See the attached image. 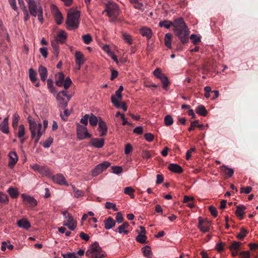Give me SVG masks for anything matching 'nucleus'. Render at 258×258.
<instances>
[{
    "label": "nucleus",
    "instance_id": "53",
    "mask_svg": "<svg viewBox=\"0 0 258 258\" xmlns=\"http://www.w3.org/2000/svg\"><path fill=\"white\" fill-rule=\"evenodd\" d=\"M112 172L114 174H118L122 172V168L120 166H112L111 167Z\"/></svg>",
    "mask_w": 258,
    "mask_h": 258
},
{
    "label": "nucleus",
    "instance_id": "27",
    "mask_svg": "<svg viewBox=\"0 0 258 258\" xmlns=\"http://www.w3.org/2000/svg\"><path fill=\"white\" fill-rule=\"evenodd\" d=\"M140 33L142 36L146 37L148 39H150L152 35L151 30L147 27H143L141 28Z\"/></svg>",
    "mask_w": 258,
    "mask_h": 258
},
{
    "label": "nucleus",
    "instance_id": "47",
    "mask_svg": "<svg viewBox=\"0 0 258 258\" xmlns=\"http://www.w3.org/2000/svg\"><path fill=\"white\" fill-rule=\"evenodd\" d=\"M159 79L163 84V87L166 89L169 85V81L167 77L164 74Z\"/></svg>",
    "mask_w": 258,
    "mask_h": 258
},
{
    "label": "nucleus",
    "instance_id": "48",
    "mask_svg": "<svg viewBox=\"0 0 258 258\" xmlns=\"http://www.w3.org/2000/svg\"><path fill=\"white\" fill-rule=\"evenodd\" d=\"M247 231L244 228H241L240 231L237 235V237L239 239H243L246 235Z\"/></svg>",
    "mask_w": 258,
    "mask_h": 258
},
{
    "label": "nucleus",
    "instance_id": "34",
    "mask_svg": "<svg viewBox=\"0 0 258 258\" xmlns=\"http://www.w3.org/2000/svg\"><path fill=\"white\" fill-rule=\"evenodd\" d=\"M196 111L198 114L203 116H206L207 114V110L202 105L198 106L196 109Z\"/></svg>",
    "mask_w": 258,
    "mask_h": 258
},
{
    "label": "nucleus",
    "instance_id": "8",
    "mask_svg": "<svg viewBox=\"0 0 258 258\" xmlns=\"http://www.w3.org/2000/svg\"><path fill=\"white\" fill-rule=\"evenodd\" d=\"M106 7L105 11L107 12L109 17H115L118 15L119 8L115 3L109 2L106 4Z\"/></svg>",
    "mask_w": 258,
    "mask_h": 258
},
{
    "label": "nucleus",
    "instance_id": "55",
    "mask_svg": "<svg viewBox=\"0 0 258 258\" xmlns=\"http://www.w3.org/2000/svg\"><path fill=\"white\" fill-rule=\"evenodd\" d=\"M72 83V80L70 78L68 77L63 81V86L64 89H67L70 87Z\"/></svg>",
    "mask_w": 258,
    "mask_h": 258
},
{
    "label": "nucleus",
    "instance_id": "54",
    "mask_svg": "<svg viewBox=\"0 0 258 258\" xmlns=\"http://www.w3.org/2000/svg\"><path fill=\"white\" fill-rule=\"evenodd\" d=\"M53 138L49 137L47 140L42 143V146L45 148H49L53 142Z\"/></svg>",
    "mask_w": 258,
    "mask_h": 258
},
{
    "label": "nucleus",
    "instance_id": "35",
    "mask_svg": "<svg viewBox=\"0 0 258 258\" xmlns=\"http://www.w3.org/2000/svg\"><path fill=\"white\" fill-rule=\"evenodd\" d=\"M172 35L170 33H166L164 38L165 45L169 48H171Z\"/></svg>",
    "mask_w": 258,
    "mask_h": 258
},
{
    "label": "nucleus",
    "instance_id": "36",
    "mask_svg": "<svg viewBox=\"0 0 258 258\" xmlns=\"http://www.w3.org/2000/svg\"><path fill=\"white\" fill-rule=\"evenodd\" d=\"M159 26L161 27H164L166 29H169L172 26L174 27V21L173 22L169 21H161L159 23Z\"/></svg>",
    "mask_w": 258,
    "mask_h": 258
},
{
    "label": "nucleus",
    "instance_id": "13",
    "mask_svg": "<svg viewBox=\"0 0 258 258\" xmlns=\"http://www.w3.org/2000/svg\"><path fill=\"white\" fill-rule=\"evenodd\" d=\"M63 225L67 226L70 230H74L77 226V222L71 215L65 219Z\"/></svg>",
    "mask_w": 258,
    "mask_h": 258
},
{
    "label": "nucleus",
    "instance_id": "2",
    "mask_svg": "<svg viewBox=\"0 0 258 258\" xmlns=\"http://www.w3.org/2000/svg\"><path fill=\"white\" fill-rule=\"evenodd\" d=\"M31 137L34 139L35 144H37L42 135L45 133L40 122L36 123L35 119L31 116L27 117Z\"/></svg>",
    "mask_w": 258,
    "mask_h": 258
},
{
    "label": "nucleus",
    "instance_id": "37",
    "mask_svg": "<svg viewBox=\"0 0 258 258\" xmlns=\"http://www.w3.org/2000/svg\"><path fill=\"white\" fill-rule=\"evenodd\" d=\"M89 123L92 126H96L97 124L98 120L97 117L95 116L93 113L89 114Z\"/></svg>",
    "mask_w": 258,
    "mask_h": 258
},
{
    "label": "nucleus",
    "instance_id": "1",
    "mask_svg": "<svg viewBox=\"0 0 258 258\" xmlns=\"http://www.w3.org/2000/svg\"><path fill=\"white\" fill-rule=\"evenodd\" d=\"M173 31L182 43L188 42L189 30L182 18L174 21Z\"/></svg>",
    "mask_w": 258,
    "mask_h": 258
},
{
    "label": "nucleus",
    "instance_id": "51",
    "mask_svg": "<svg viewBox=\"0 0 258 258\" xmlns=\"http://www.w3.org/2000/svg\"><path fill=\"white\" fill-rule=\"evenodd\" d=\"M190 39L191 40L194 44L196 45L201 42L200 37L196 34H191L190 36Z\"/></svg>",
    "mask_w": 258,
    "mask_h": 258
},
{
    "label": "nucleus",
    "instance_id": "11",
    "mask_svg": "<svg viewBox=\"0 0 258 258\" xmlns=\"http://www.w3.org/2000/svg\"><path fill=\"white\" fill-rule=\"evenodd\" d=\"M65 96H67V92L62 90L59 92L56 97L59 106L64 108H66L68 106V101H66L64 99Z\"/></svg>",
    "mask_w": 258,
    "mask_h": 258
},
{
    "label": "nucleus",
    "instance_id": "31",
    "mask_svg": "<svg viewBox=\"0 0 258 258\" xmlns=\"http://www.w3.org/2000/svg\"><path fill=\"white\" fill-rule=\"evenodd\" d=\"M20 117L19 114L16 112L13 115L12 117V126L14 129H16L18 127V122L20 120Z\"/></svg>",
    "mask_w": 258,
    "mask_h": 258
},
{
    "label": "nucleus",
    "instance_id": "63",
    "mask_svg": "<svg viewBox=\"0 0 258 258\" xmlns=\"http://www.w3.org/2000/svg\"><path fill=\"white\" fill-rule=\"evenodd\" d=\"M154 76L157 78L160 79V77L164 75L161 73V71L160 69L157 68L153 72Z\"/></svg>",
    "mask_w": 258,
    "mask_h": 258
},
{
    "label": "nucleus",
    "instance_id": "60",
    "mask_svg": "<svg viewBox=\"0 0 258 258\" xmlns=\"http://www.w3.org/2000/svg\"><path fill=\"white\" fill-rule=\"evenodd\" d=\"M115 220V222H117L118 223H121L123 221V218L122 215L120 212H117L116 213Z\"/></svg>",
    "mask_w": 258,
    "mask_h": 258
},
{
    "label": "nucleus",
    "instance_id": "32",
    "mask_svg": "<svg viewBox=\"0 0 258 258\" xmlns=\"http://www.w3.org/2000/svg\"><path fill=\"white\" fill-rule=\"evenodd\" d=\"M142 252L144 255L147 258L152 257V253L150 246L146 245L142 248Z\"/></svg>",
    "mask_w": 258,
    "mask_h": 258
},
{
    "label": "nucleus",
    "instance_id": "52",
    "mask_svg": "<svg viewBox=\"0 0 258 258\" xmlns=\"http://www.w3.org/2000/svg\"><path fill=\"white\" fill-rule=\"evenodd\" d=\"M241 243L240 242L235 241L230 245L229 248L231 251H237Z\"/></svg>",
    "mask_w": 258,
    "mask_h": 258
},
{
    "label": "nucleus",
    "instance_id": "44",
    "mask_svg": "<svg viewBox=\"0 0 258 258\" xmlns=\"http://www.w3.org/2000/svg\"><path fill=\"white\" fill-rule=\"evenodd\" d=\"M122 38L123 40L128 44H131L133 42V39L132 37L128 34L125 33H122Z\"/></svg>",
    "mask_w": 258,
    "mask_h": 258
},
{
    "label": "nucleus",
    "instance_id": "18",
    "mask_svg": "<svg viewBox=\"0 0 258 258\" xmlns=\"http://www.w3.org/2000/svg\"><path fill=\"white\" fill-rule=\"evenodd\" d=\"M52 180L55 183L58 184L66 185L67 186L69 185L68 183L66 180L64 176L61 174H58L53 176L52 177Z\"/></svg>",
    "mask_w": 258,
    "mask_h": 258
},
{
    "label": "nucleus",
    "instance_id": "5",
    "mask_svg": "<svg viewBox=\"0 0 258 258\" xmlns=\"http://www.w3.org/2000/svg\"><path fill=\"white\" fill-rule=\"evenodd\" d=\"M30 14L36 17L37 16L38 19L41 23L43 22V9L41 6L37 5L35 2L28 6Z\"/></svg>",
    "mask_w": 258,
    "mask_h": 258
},
{
    "label": "nucleus",
    "instance_id": "29",
    "mask_svg": "<svg viewBox=\"0 0 258 258\" xmlns=\"http://www.w3.org/2000/svg\"><path fill=\"white\" fill-rule=\"evenodd\" d=\"M245 207L244 206H238L235 211L236 215L240 219H242L244 214V210Z\"/></svg>",
    "mask_w": 258,
    "mask_h": 258
},
{
    "label": "nucleus",
    "instance_id": "40",
    "mask_svg": "<svg viewBox=\"0 0 258 258\" xmlns=\"http://www.w3.org/2000/svg\"><path fill=\"white\" fill-rule=\"evenodd\" d=\"M29 78L32 82H35L37 78L36 77L37 74L33 69H30L29 70Z\"/></svg>",
    "mask_w": 258,
    "mask_h": 258
},
{
    "label": "nucleus",
    "instance_id": "6",
    "mask_svg": "<svg viewBox=\"0 0 258 258\" xmlns=\"http://www.w3.org/2000/svg\"><path fill=\"white\" fill-rule=\"evenodd\" d=\"M76 126L77 137L78 139L82 140L91 137L92 135L89 133L86 126L81 125L79 123L76 124Z\"/></svg>",
    "mask_w": 258,
    "mask_h": 258
},
{
    "label": "nucleus",
    "instance_id": "21",
    "mask_svg": "<svg viewBox=\"0 0 258 258\" xmlns=\"http://www.w3.org/2000/svg\"><path fill=\"white\" fill-rule=\"evenodd\" d=\"M9 116L6 117L0 124V130L4 134H7L9 133Z\"/></svg>",
    "mask_w": 258,
    "mask_h": 258
},
{
    "label": "nucleus",
    "instance_id": "30",
    "mask_svg": "<svg viewBox=\"0 0 258 258\" xmlns=\"http://www.w3.org/2000/svg\"><path fill=\"white\" fill-rule=\"evenodd\" d=\"M221 170L228 177H231L234 173L233 169L229 168L225 165H222L221 167Z\"/></svg>",
    "mask_w": 258,
    "mask_h": 258
},
{
    "label": "nucleus",
    "instance_id": "3",
    "mask_svg": "<svg viewBox=\"0 0 258 258\" xmlns=\"http://www.w3.org/2000/svg\"><path fill=\"white\" fill-rule=\"evenodd\" d=\"M80 13L78 11L70 12L68 14L66 24L68 30H74L79 27Z\"/></svg>",
    "mask_w": 258,
    "mask_h": 258
},
{
    "label": "nucleus",
    "instance_id": "4",
    "mask_svg": "<svg viewBox=\"0 0 258 258\" xmlns=\"http://www.w3.org/2000/svg\"><path fill=\"white\" fill-rule=\"evenodd\" d=\"M86 255L91 258H104L107 254L99 244L95 242L89 246L86 252Z\"/></svg>",
    "mask_w": 258,
    "mask_h": 258
},
{
    "label": "nucleus",
    "instance_id": "22",
    "mask_svg": "<svg viewBox=\"0 0 258 258\" xmlns=\"http://www.w3.org/2000/svg\"><path fill=\"white\" fill-rule=\"evenodd\" d=\"M17 225L18 227L21 228H23L26 230H28L31 227L30 222L26 219H22L17 221Z\"/></svg>",
    "mask_w": 258,
    "mask_h": 258
},
{
    "label": "nucleus",
    "instance_id": "16",
    "mask_svg": "<svg viewBox=\"0 0 258 258\" xmlns=\"http://www.w3.org/2000/svg\"><path fill=\"white\" fill-rule=\"evenodd\" d=\"M89 145L96 148H101L104 145V139L101 138H93L90 140Z\"/></svg>",
    "mask_w": 258,
    "mask_h": 258
},
{
    "label": "nucleus",
    "instance_id": "24",
    "mask_svg": "<svg viewBox=\"0 0 258 258\" xmlns=\"http://www.w3.org/2000/svg\"><path fill=\"white\" fill-rule=\"evenodd\" d=\"M31 168L35 171L38 172L41 174H44L47 172V169L45 166H41L37 164H34L30 166Z\"/></svg>",
    "mask_w": 258,
    "mask_h": 258
},
{
    "label": "nucleus",
    "instance_id": "50",
    "mask_svg": "<svg viewBox=\"0 0 258 258\" xmlns=\"http://www.w3.org/2000/svg\"><path fill=\"white\" fill-rule=\"evenodd\" d=\"M9 202V198L6 194L0 191V203H6Z\"/></svg>",
    "mask_w": 258,
    "mask_h": 258
},
{
    "label": "nucleus",
    "instance_id": "15",
    "mask_svg": "<svg viewBox=\"0 0 258 258\" xmlns=\"http://www.w3.org/2000/svg\"><path fill=\"white\" fill-rule=\"evenodd\" d=\"M9 161L8 165L9 167L12 169L17 163L18 160V157L16 153L14 151H11L9 153Z\"/></svg>",
    "mask_w": 258,
    "mask_h": 258
},
{
    "label": "nucleus",
    "instance_id": "59",
    "mask_svg": "<svg viewBox=\"0 0 258 258\" xmlns=\"http://www.w3.org/2000/svg\"><path fill=\"white\" fill-rule=\"evenodd\" d=\"M240 190V193L248 194L252 190V187L251 186H246V187H242Z\"/></svg>",
    "mask_w": 258,
    "mask_h": 258
},
{
    "label": "nucleus",
    "instance_id": "46",
    "mask_svg": "<svg viewBox=\"0 0 258 258\" xmlns=\"http://www.w3.org/2000/svg\"><path fill=\"white\" fill-rule=\"evenodd\" d=\"M147 237L145 235L140 234L136 237V240L140 242L141 243H147Z\"/></svg>",
    "mask_w": 258,
    "mask_h": 258
},
{
    "label": "nucleus",
    "instance_id": "25",
    "mask_svg": "<svg viewBox=\"0 0 258 258\" xmlns=\"http://www.w3.org/2000/svg\"><path fill=\"white\" fill-rule=\"evenodd\" d=\"M18 138L26 136V131L24 125L20 124L16 129Z\"/></svg>",
    "mask_w": 258,
    "mask_h": 258
},
{
    "label": "nucleus",
    "instance_id": "43",
    "mask_svg": "<svg viewBox=\"0 0 258 258\" xmlns=\"http://www.w3.org/2000/svg\"><path fill=\"white\" fill-rule=\"evenodd\" d=\"M47 86L49 91L53 94L56 93V91L55 87L53 86V82L51 79H48L47 81Z\"/></svg>",
    "mask_w": 258,
    "mask_h": 258
},
{
    "label": "nucleus",
    "instance_id": "28",
    "mask_svg": "<svg viewBox=\"0 0 258 258\" xmlns=\"http://www.w3.org/2000/svg\"><path fill=\"white\" fill-rule=\"evenodd\" d=\"M169 169L175 173H181L182 172V168L180 166L176 164H170L168 166Z\"/></svg>",
    "mask_w": 258,
    "mask_h": 258
},
{
    "label": "nucleus",
    "instance_id": "12",
    "mask_svg": "<svg viewBox=\"0 0 258 258\" xmlns=\"http://www.w3.org/2000/svg\"><path fill=\"white\" fill-rule=\"evenodd\" d=\"M23 202L26 205H29L31 207H34L37 205L36 200L30 195L23 194L21 195Z\"/></svg>",
    "mask_w": 258,
    "mask_h": 258
},
{
    "label": "nucleus",
    "instance_id": "10",
    "mask_svg": "<svg viewBox=\"0 0 258 258\" xmlns=\"http://www.w3.org/2000/svg\"><path fill=\"white\" fill-rule=\"evenodd\" d=\"M50 9L54 16L56 23L57 25H60L63 19L61 12L58 10L57 6L53 4L50 6Z\"/></svg>",
    "mask_w": 258,
    "mask_h": 258
},
{
    "label": "nucleus",
    "instance_id": "23",
    "mask_svg": "<svg viewBox=\"0 0 258 258\" xmlns=\"http://www.w3.org/2000/svg\"><path fill=\"white\" fill-rule=\"evenodd\" d=\"M104 228L107 230H109L115 226L116 222L112 217H109L104 221Z\"/></svg>",
    "mask_w": 258,
    "mask_h": 258
},
{
    "label": "nucleus",
    "instance_id": "45",
    "mask_svg": "<svg viewBox=\"0 0 258 258\" xmlns=\"http://www.w3.org/2000/svg\"><path fill=\"white\" fill-rule=\"evenodd\" d=\"M164 122L166 125L170 126L173 123V119L170 115H167L164 117Z\"/></svg>",
    "mask_w": 258,
    "mask_h": 258
},
{
    "label": "nucleus",
    "instance_id": "56",
    "mask_svg": "<svg viewBox=\"0 0 258 258\" xmlns=\"http://www.w3.org/2000/svg\"><path fill=\"white\" fill-rule=\"evenodd\" d=\"M116 232H118L119 234H127L129 232L127 229H125L122 225H121L117 228V231H115Z\"/></svg>",
    "mask_w": 258,
    "mask_h": 258
},
{
    "label": "nucleus",
    "instance_id": "33",
    "mask_svg": "<svg viewBox=\"0 0 258 258\" xmlns=\"http://www.w3.org/2000/svg\"><path fill=\"white\" fill-rule=\"evenodd\" d=\"M7 192L10 195L11 197L13 199L17 198V197L19 196V192L18 190L12 186L8 188Z\"/></svg>",
    "mask_w": 258,
    "mask_h": 258
},
{
    "label": "nucleus",
    "instance_id": "58",
    "mask_svg": "<svg viewBox=\"0 0 258 258\" xmlns=\"http://www.w3.org/2000/svg\"><path fill=\"white\" fill-rule=\"evenodd\" d=\"M63 258H79L76 252H68L62 255Z\"/></svg>",
    "mask_w": 258,
    "mask_h": 258
},
{
    "label": "nucleus",
    "instance_id": "41",
    "mask_svg": "<svg viewBox=\"0 0 258 258\" xmlns=\"http://www.w3.org/2000/svg\"><path fill=\"white\" fill-rule=\"evenodd\" d=\"M84 42L86 44H90L92 41L93 39L91 35L89 34L84 35L82 36Z\"/></svg>",
    "mask_w": 258,
    "mask_h": 258
},
{
    "label": "nucleus",
    "instance_id": "39",
    "mask_svg": "<svg viewBox=\"0 0 258 258\" xmlns=\"http://www.w3.org/2000/svg\"><path fill=\"white\" fill-rule=\"evenodd\" d=\"M72 186L75 194V197L76 198L82 197L84 195V192L83 191L77 189L74 185H72Z\"/></svg>",
    "mask_w": 258,
    "mask_h": 258
},
{
    "label": "nucleus",
    "instance_id": "61",
    "mask_svg": "<svg viewBox=\"0 0 258 258\" xmlns=\"http://www.w3.org/2000/svg\"><path fill=\"white\" fill-rule=\"evenodd\" d=\"M133 150V147L130 144H127L125 146L124 153L125 154H128Z\"/></svg>",
    "mask_w": 258,
    "mask_h": 258
},
{
    "label": "nucleus",
    "instance_id": "19",
    "mask_svg": "<svg viewBox=\"0 0 258 258\" xmlns=\"http://www.w3.org/2000/svg\"><path fill=\"white\" fill-rule=\"evenodd\" d=\"M98 130L100 133V136H104L106 135L107 131V128L106 123L101 119L98 123Z\"/></svg>",
    "mask_w": 258,
    "mask_h": 258
},
{
    "label": "nucleus",
    "instance_id": "9",
    "mask_svg": "<svg viewBox=\"0 0 258 258\" xmlns=\"http://www.w3.org/2000/svg\"><path fill=\"white\" fill-rule=\"evenodd\" d=\"M110 166V163L108 161H104L99 164L96 166L94 169L92 171V175L93 176H96L103 171H105Z\"/></svg>",
    "mask_w": 258,
    "mask_h": 258
},
{
    "label": "nucleus",
    "instance_id": "26",
    "mask_svg": "<svg viewBox=\"0 0 258 258\" xmlns=\"http://www.w3.org/2000/svg\"><path fill=\"white\" fill-rule=\"evenodd\" d=\"M38 72L42 81H45L47 77V71L46 68L40 66L38 69Z\"/></svg>",
    "mask_w": 258,
    "mask_h": 258
},
{
    "label": "nucleus",
    "instance_id": "49",
    "mask_svg": "<svg viewBox=\"0 0 258 258\" xmlns=\"http://www.w3.org/2000/svg\"><path fill=\"white\" fill-rule=\"evenodd\" d=\"M105 207L107 209H112L114 211H117L118 209L116 207V205L114 203L107 202L105 203Z\"/></svg>",
    "mask_w": 258,
    "mask_h": 258
},
{
    "label": "nucleus",
    "instance_id": "62",
    "mask_svg": "<svg viewBox=\"0 0 258 258\" xmlns=\"http://www.w3.org/2000/svg\"><path fill=\"white\" fill-rule=\"evenodd\" d=\"M144 138L148 142H152L154 139V136L151 133H146L144 135Z\"/></svg>",
    "mask_w": 258,
    "mask_h": 258
},
{
    "label": "nucleus",
    "instance_id": "42",
    "mask_svg": "<svg viewBox=\"0 0 258 258\" xmlns=\"http://www.w3.org/2000/svg\"><path fill=\"white\" fill-rule=\"evenodd\" d=\"M199 120H195L194 121H192L191 122V125L188 128L189 131H191L194 130L195 127L196 126H198V127L200 128L201 129H202L204 125L203 124H198Z\"/></svg>",
    "mask_w": 258,
    "mask_h": 258
},
{
    "label": "nucleus",
    "instance_id": "17",
    "mask_svg": "<svg viewBox=\"0 0 258 258\" xmlns=\"http://www.w3.org/2000/svg\"><path fill=\"white\" fill-rule=\"evenodd\" d=\"M210 223L203 220L201 217H199L198 228L203 232H207L209 230Z\"/></svg>",
    "mask_w": 258,
    "mask_h": 258
},
{
    "label": "nucleus",
    "instance_id": "20",
    "mask_svg": "<svg viewBox=\"0 0 258 258\" xmlns=\"http://www.w3.org/2000/svg\"><path fill=\"white\" fill-rule=\"evenodd\" d=\"M67 37V33L63 30H60L56 37V41L57 43L63 44L65 42Z\"/></svg>",
    "mask_w": 258,
    "mask_h": 258
},
{
    "label": "nucleus",
    "instance_id": "57",
    "mask_svg": "<svg viewBox=\"0 0 258 258\" xmlns=\"http://www.w3.org/2000/svg\"><path fill=\"white\" fill-rule=\"evenodd\" d=\"M89 117H90V115L89 114H86L80 120V122L84 124L85 125L84 126H86L88 124V119L89 120Z\"/></svg>",
    "mask_w": 258,
    "mask_h": 258
},
{
    "label": "nucleus",
    "instance_id": "14",
    "mask_svg": "<svg viewBox=\"0 0 258 258\" xmlns=\"http://www.w3.org/2000/svg\"><path fill=\"white\" fill-rule=\"evenodd\" d=\"M75 57L76 59V63L78 66V70H80L81 67L85 62V57L84 54L79 51H76L75 52Z\"/></svg>",
    "mask_w": 258,
    "mask_h": 258
},
{
    "label": "nucleus",
    "instance_id": "7",
    "mask_svg": "<svg viewBox=\"0 0 258 258\" xmlns=\"http://www.w3.org/2000/svg\"><path fill=\"white\" fill-rule=\"evenodd\" d=\"M123 90L122 86H120L118 90L115 91V94L111 96V101L112 103L117 108H119L120 107L119 104V100L122 98V92Z\"/></svg>",
    "mask_w": 258,
    "mask_h": 258
},
{
    "label": "nucleus",
    "instance_id": "38",
    "mask_svg": "<svg viewBox=\"0 0 258 258\" xmlns=\"http://www.w3.org/2000/svg\"><path fill=\"white\" fill-rule=\"evenodd\" d=\"M134 189L131 186L126 187L124 189V192L126 195H129L132 199H134L135 198V196L134 195Z\"/></svg>",
    "mask_w": 258,
    "mask_h": 258
},
{
    "label": "nucleus",
    "instance_id": "64",
    "mask_svg": "<svg viewBox=\"0 0 258 258\" xmlns=\"http://www.w3.org/2000/svg\"><path fill=\"white\" fill-rule=\"evenodd\" d=\"M241 258H249L250 254L247 251H242L239 253Z\"/></svg>",
    "mask_w": 258,
    "mask_h": 258
}]
</instances>
